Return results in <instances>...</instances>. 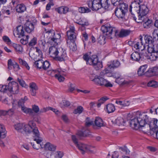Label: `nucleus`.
Wrapping results in <instances>:
<instances>
[{
  "label": "nucleus",
  "mask_w": 158,
  "mask_h": 158,
  "mask_svg": "<svg viewBox=\"0 0 158 158\" xmlns=\"http://www.w3.org/2000/svg\"><path fill=\"white\" fill-rule=\"evenodd\" d=\"M145 41V44H153L154 42V39L152 36L146 35H145L144 38Z\"/></svg>",
  "instance_id": "5701e85b"
},
{
  "label": "nucleus",
  "mask_w": 158,
  "mask_h": 158,
  "mask_svg": "<svg viewBox=\"0 0 158 158\" xmlns=\"http://www.w3.org/2000/svg\"><path fill=\"white\" fill-rule=\"evenodd\" d=\"M63 156V153L60 152H53V156H54L55 158H61Z\"/></svg>",
  "instance_id": "de8ad7c7"
},
{
  "label": "nucleus",
  "mask_w": 158,
  "mask_h": 158,
  "mask_svg": "<svg viewBox=\"0 0 158 158\" xmlns=\"http://www.w3.org/2000/svg\"><path fill=\"white\" fill-rule=\"evenodd\" d=\"M146 47H147L148 52L149 54L153 53L156 52V53H158V52H156L157 50H155L154 49V46L153 44H146Z\"/></svg>",
  "instance_id": "4be33fe9"
},
{
  "label": "nucleus",
  "mask_w": 158,
  "mask_h": 158,
  "mask_svg": "<svg viewBox=\"0 0 158 158\" xmlns=\"http://www.w3.org/2000/svg\"><path fill=\"white\" fill-rule=\"evenodd\" d=\"M19 63L25 66L27 69H29L30 67L25 61L20 58L19 59Z\"/></svg>",
  "instance_id": "3c124183"
},
{
  "label": "nucleus",
  "mask_w": 158,
  "mask_h": 158,
  "mask_svg": "<svg viewBox=\"0 0 158 158\" xmlns=\"http://www.w3.org/2000/svg\"><path fill=\"white\" fill-rule=\"evenodd\" d=\"M43 60H39L35 62V64L38 69H40L43 68Z\"/></svg>",
  "instance_id": "ea45409f"
},
{
  "label": "nucleus",
  "mask_w": 158,
  "mask_h": 158,
  "mask_svg": "<svg viewBox=\"0 0 158 158\" xmlns=\"http://www.w3.org/2000/svg\"><path fill=\"white\" fill-rule=\"evenodd\" d=\"M100 0H93L89 2L88 5L89 7L92 10H98L102 8Z\"/></svg>",
  "instance_id": "1a4fd4ad"
},
{
  "label": "nucleus",
  "mask_w": 158,
  "mask_h": 158,
  "mask_svg": "<svg viewBox=\"0 0 158 158\" xmlns=\"http://www.w3.org/2000/svg\"><path fill=\"white\" fill-rule=\"evenodd\" d=\"M131 59L133 60L139 61L140 60V56L139 53L137 52H133L131 55Z\"/></svg>",
  "instance_id": "412c9836"
},
{
  "label": "nucleus",
  "mask_w": 158,
  "mask_h": 158,
  "mask_svg": "<svg viewBox=\"0 0 158 158\" xmlns=\"http://www.w3.org/2000/svg\"><path fill=\"white\" fill-rule=\"evenodd\" d=\"M76 147L81 151L83 154L85 152L91 154L94 153L95 152L94 147L84 144L80 143Z\"/></svg>",
  "instance_id": "0eeeda50"
},
{
  "label": "nucleus",
  "mask_w": 158,
  "mask_h": 158,
  "mask_svg": "<svg viewBox=\"0 0 158 158\" xmlns=\"http://www.w3.org/2000/svg\"><path fill=\"white\" fill-rule=\"evenodd\" d=\"M7 89L8 90L13 94L17 93L18 92L19 86L17 83L13 81L9 83L8 85Z\"/></svg>",
  "instance_id": "9d476101"
},
{
  "label": "nucleus",
  "mask_w": 158,
  "mask_h": 158,
  "mask_svg": "<svg viewBox=\"0 0 158 158\" xmlns=\"http://www.w3.org/2000/svg\"><path fill=\"white\" fill-rule=\"evenodd\" d=\"M24 27L26 31L29 33L33 31L34 29L33 24L29 21H27L25 23Z\"/></svg>",
  "instance_id": "2eb2a0df"
},
{
  "label": "nucleus",
  "mask_w": 158,
  "mask_h": 158,
  "mask_svg": "<svg viewBox=\"0 0 158 158\" xmlns=\"http://www.w3.org/2000/svg\"><path fill=\"white\" fill-rule=\"evenodd\" d=\"M110 64L114 69L118 68L120 65V63L117 60H114L111 61Z\"/></svg>",
  "instance_id": "58836bf2"
},
{
  "label": "nucleus",
  "mask_w": 158,
  "mask_h": 158,
  "mask_svg": "<svg viewBox=\"0 0 158 158\" xmlns=\"http://www.w3.org/2000/svg\"><path fill=\"white\" fill-rule=\"evenodd\" d=\"M108 98L106 97H103L101 98L98 101V102L97 104V106L98 107H99L101 104L104 103L106 100H108Z\"/></svg>",
  "instance_id": "a19ab883"
},
{
  "label": "nucleus",
  "mask_w": 158,
  "mask_h": 158,
  "mask_svg": "<svg viewBox=\"0 0 158 158\" xmlns=\"http://www.w3.org/2000/svg\"><path fill=\"white\" fill-rule=\"evenodd\" d=\"M24 124V123H19L15 124L14 125L15 128L19 132L22 133L24 131L23 128Z\"/></svg>",
  "instance_id": "2f4dec72"
},
{
  "label": "nucleus",
  "mask_w": 158,
  "mask_h": 158,
  "mask_svg": "<svg viewBox=\"0 0 158 158\" xmlns=\"http://www.w3.org/2000/svg\"><path fill=\"white\" fill-rule=\"evenodd\" d=\"M77 23L81 25L82 26H87L88 25V22L85 21L84 20H81Z\"/></svg>",
  "instance_id": "338daca9"
},
{
  "label": "nucleus",
  "mask_w": 158,
  "mask_h": 158,
  "mask_svg": "<svg viewBox=\"0 0 158 158\" xmlns=\"http://www.w3.org/2000/svg\"><path fill=\"white\" fill-rule=\"evenodd\" d=\"M79 11L81 13H88L90 11V10L88 8L85 9L84 7H81L79 9Z\"/></svg>",
  "instance_id": "bf43d9fd"
},
{
  "label": "nucleus",
  "mask_w": 158,
  "mask_h": 158,
  "mask_svg": "<svg viewBox=\"0 0 158 158\" xmlns=\"http://www.w3.org/2000/svg\"><path fill=\"white\" fill-rule=\"evenodd\" d=\"M39 138H34V140L36 141L37 144H34L33 143H31V145L34 149H38L39 148L40 146L39 144L42 141V140L40 139H39Z\"/></svg>",
  "instance_id": "c756f323"
},
{
  "label": "nucleus",
  "mask_w": 158,
  "mask_h": 158,
  "mask_svg": "<svg viewBox=\"0 0 158 158\" xmlns=\"http://www.w3.org/2000/svg\"><path fill=\"white\" fill-rule=\"evenodd\" d=\"M56 73H57L56 74L60 75H65V72L64 70H62L61 69H58L57 71H56Z\"/></svg>",
  "instance_id": "052dcab7"
},
{
  "label": "nucleus",
  "mask_w": 158,
  "mask_h": 158,
  "mask_svg": "<svg viewBox=\"0 0 158 158\" xmlns=\"http://www.w3.org/2000/svg\"><path fill=\"white\" fill-rule=\"evenodd\" d=\"M111 2L113 5L114 6H119L122 3L121 0H111Z\"/></svg>",
  "instance_id": "4d7b16f0"
},
{
  "label": "nucleus",
  "mask_w": 158,
  "mask_h": 158,
  "mask_svg": "<svg viewBox=\"0 0 158 158\" xmlns=\"http://www.w3.org/2000/svg\"><path fill=\"white\" fill-rule=\"evenodd\" d=\"M114 69L111 65L109 63L107 64V67L106 68L105 70L106 72L107 73L109 74L108 75H110V73H111L112 72Z\"/></svg>",
  "instance_id": "37998d69"
},
{
  "label": "nucleus",
  "mask_w": 158,
  "mask_h": 158,
  "mask_svg": "<svg viewBox=\"0 0 158 158\" xmlns=\"http://www.w3.org/2000/svg\"><path fill=\"white\" fill-rule=\"evenodd\" d=\"M83 58L86 61L87 64L92 65L96 70L102 67V63L98 61V58L96 55L89 56L87 54H85L83 56Z\"/></svg>",
  "instance_id": "20e7f679"
},
{
  "label": "nucleus",
  "mask_w": 158,
  "mask_h": 158,
  "mask_svg": "<svg viewBox=\"0 0 158 158\" xmlns=\"http://www.w3.org/2000/svg\"><path fill=\"white\" fill-rule=\"evenodd\" d=\"M152 34L153 39L155 40L158 41V29L155 30Z\"/></svg>",
  "instance_id": "5fc2aeb1"
},
{
  "label": "nucleus",
  "mask_w": 158,
  "mask_h": 158,
  "mask_svg": "<svg viewBox=\"0 0 158 158\" xmlns=\"http://www.w3.org/2000/svg\"><path fill=\"white\" fill-rule=\"evenodd\" d=\"M72 140L75 145L77 146L80 143L78 142V139L77 138L75 135H72Z\"/></svg>",
  "instance_id": "e2e57ef3"
},
{
  "label": "nucleus",
  "mask_w": 158,
  "mask_h": 158,
  "mask_svg": "<svg viewBox=\"0 0 158 158\" xmlns=\"http://www.w3.org/2000/svg\"><path fill=\"white\" fill-rule=\"evenodd\" d=\"M103 33L104 34V35H100L98 39V42L101 45H104L105 43V40L106 37H105V35L108 38V39H109L107 37V36L105 35V33H104L103 32Z\"/></svg>",
  "instance_id": "f704fd0d"
},
{
  "label": "nucleus",
  "mask_w": 158,
  "mask_h": 158,
  "mask_svg": "<svg viewBox=\"0 0 158 158\" xmlns=\"http://www.w3.org/2000/svg\"><path fill=\"white\" fill-rule=\"evenodd\" d=\"M92 81L96 84H99L101 86L104 85L105 86L109 87H112L113 86L109 81L100 76L96 77Z\"/></svg>",
  "instance_id": "6e6552de"
},
{
  "label": "nucleus",
  "mask_w": 158,
  "mask_h": 158,
  "mask_svg": "<svg viewBox=\"0 0 158 158\" xmlns=\"http://www.w3.org/2000/svg\"><path fill=\"white\" fill-rule=\"evenodd\" d=\"M31 128H32L29 125L24 124L23 128L24 131L22 132V133L23 134H28L31 132H32V130Z\"/></svg>",
  "instance_id": "7c9ffc66"
},
{
  "label": "nucleus",
  "mask_w": 158,
  "mask_h": 158,
  "mask_svg": "<svg viewBox=\"0 0 158 158\" xmlns=\"http://www.w3.org/2000/svg\"><path fill=\"white\" fill-rule=\"evenodd\" d=\"M114 123L118 126L124 125L125 123L123 118L121 117H119L116 119L114 121H112Z\"/></svg>",
  "instance_id": "a878e982"
},
{
  "label": "nucleus",
  "mask_w": 158,
  "mask_h": 158,
  "mask_svg": "<svg viewBox=\"0 0 158 158\" xmlns=\"http://www.w3.org/2000/svg\"><path fill=\"white\" fill-rule=\"evenodd\" d=\"M147 67V66L146 65H144L140 67L138 71V74L139 76L145 75V73L146 71Z\"/></svg>",
  "instance_id": "aec40b11"
},
{
  "label": "nucleus",
  "mask_w": 158,
  "mask_h": 158,
  "mask_svg": "<svg viewBox=\"0 0 158 158\" xmlns=\"http://www.w3.org/2000/svg\"><path fill=\"white\" fill-rule=\"evenodd\" d=\"M140 8L139 11L137 12L139 15L137 21L136 17L133 16L134 19L138 23H140L143 21V16L146 15L148 12V9L145 5H142Z\"/></svg>",
  "instance_id": "423d86ee"
},
{
  "label": "nucleus",
  "mask_w": 158,
  "mask_h": 158,
  "mask_svg": "<svg viewBox=\"0 0 158 158\" xmlns=\"http://www.w3.org/2000/svg\"><path fill=\"white\" fill-rule=\"evenodd\" d=\"M140 2L139 0H134V1L131 3V5L130 6V11L131 12L132 15H134V14L133 13L132 11V10H135V8L136 7L141 6L140 5Z\"/></svg>",
  "instance_id": "a211bd4d"
},
{
  "label": "nucleus",
  "mask_w": 158,
  "mask_h": 158,
  "mask_svg": "<svg viewBox=\"0 0 158 158\" xmlns=\"http://www.w3.org/2000/svg\"><path fill=\"white\" fill-rule=\"evenodd\" d=\"M144 19L143 21L140 23H143V25L144 28H148L150 27L151 26V23L152 21L149 19H148L145 22H144Z\"/></svg>",
  "instance_id": "e433bc0d"
},
{
  "label": "nucleus",
  "mask_w": 158,
  "mask_h": 158,
  "mask_svg": "<svg viewBox=\"0 0 158 158\" xmlns=\"http://www.w3.org/2000/svg\"><path fill=\"white\" fill-rule=\"evenodd\" d=\"M145 76L148 77L154 76L152 68H150L145 73Z\"/></svg>",
  "instance_id": "79ce46f5"
},
{
  "label": "nucleus",
  "mask_w": 158,
  "mask_h": 158,
  "mask_svg": "<svg viewBox=\"0 0 158 158\" xmlns=\"http://www.w3.org/2000/svg\"><path fill=\"white\" fill-rule=\"evenodd\" d=\"M148 85L149 87L156 88L158 86L157 82L154 81H150L148 84Z\"/></svg>",
  "instance_id": "49530a36"
},
{
  "label": "nucleus",
  "mask_w": 158,
  "mask_h": 158,
  "mask_svg": "<svg viewBox=\"0 0 158 158\" xmlns=\"http://www.w3.org/2000/svg\"><path fill=\"white\" fill-rule=\"evenodd\" d=\"M70 105L69 102L66 100H63L60 103V106L61 107H68Z\"/></svg>",
  "instance_id": "a18cd8bd"
},
{
  "label": "nucleus",
  "mask_w": 158,
  "mask_h": 158,
  "mask_svg": "<svg viewBox=\"0 0 158 158\" xmlns=\"http://www.w3.org/2000/svg\"><path fill=\"white\" fill-rule=\"evenodd\" d=\"M101 30L102 32L105 33V35L109 39H112L117 35H119L120 37L126 36L129 35L130 32L129 30L122 29L118 34V31L116 28L111 26L109 24H106L102 26Z\"/></svg>",
  "instance_id": "f03ea898"
},
{
  "label": "nucleus",
  "mask_w": 158,
  "mask_h": 158,
  "mask_svg": "<svg viewBox=\"0 0 158 158\" xmlns=\"http://www.w3.org/2000/svg\"><path fill=\"white\" fill-rule=\"evenodd\" d=\"M52 36H53L52 35ZM60 35L59 34H57L56 35L55 34L54 36V35H53V37L51 38V40L54 42L55 43H56L57 40L60 39Z\"/></svg>",
  "instance_id": "c03bdc74"
},
{
  "label": "nucleus",
  "mask_w": 158,
  "mask_h": 158,
  "mask_svg": "<svg viewBox=\"0 0 158 158\" xmlns=\"http://www.w3.org/2000/svg\"><path fill=\"white\" fill-rule=\"evenodd\" d=\"M154 54L155 53H150V54H148V59H150L152 61L156 60L157 58V55H155Z\"/></svg>",
  "instance_id": "8fccbe9b"
},
{
  "label": "nucleus",
  "mask_w": 158,
  "mask_h": 158,
  "mask_svg": "<svg viewBox=\"0 0 158 158\" xmlns=\"http://www.w3.org/2000/svg\"><path fill=\"white\" fill-rule=\"evenodd\" d=\"M8 85H0V91L4 92L7 90Z\"/></svg>",
  "instance_id": "69168bd1"
},
{
  "label": "nucleus",
  "mask_w": 158,
  "mask_h": 158,
  "mask_svg": "<svg viewBox=\"0 0 158 158\" xmlns=\"http://www.w3.org/2000/svg\"><path fill=\"white\" fill-rule=\"evenodd\" d=\"M100 1L102 7L104 8L105 9H108L110 5L108 0H100Z\"/></svg>",
  "instance_id": "bb28decb"
},
{
  "label": "nucleus",
  "mask_w": 158,
  "mask_h": 158,
  "mask_svg": "<svg viewBox=\"0 0 158 158\" xmlns=\"http://www.w3.org/2000/svg\"><path fill=\"white\" fill-rule=\"evenodd\" d=\"M44 147L47 150L54 151L55 150L56 147L54 145L48 142L45 144Z\"/></svg>",
  "instance_id": "b1692460"
},
{
  "label": "nucleus",
  "mask_w": 158,
  "mask_h": 158,
  "mask_svg": "<svg viewBox=\"0 0 158 158\" xmlns=\"http://www.w3.org/2000/svg\"><path fill=\"white\" fill-rule=\"evenodd\" d=\"M37 43V39L35 37L33 38L29 42L28 45L29 46H31L35 45Z\"/></svg>",
  "instance_id": "13d9d810"
},
{
  "label": "nucleus",
  "mask_w": 158,
  "mask_h": 158,
  "mask_svg": "<svg viewBox=\"0 0 158 158\" xmlns=\"http://www.w3.org/2000/svg\"><path fill=\"white\" fill-rule=\"evenodd\" d=\"M28 39L29 36L27 35L25 39H22L20 40V42L23 44L25 45L28 43Z\"/></svg>",
  "instance_id": "0e129e2a"
},
{
  "label": "nucleus",
  "mask_w": 158,
  "mask_h": 158,
  "mask_svg": "<svg viewBox=\"0 0 158 158\" xmlns=\"http://www.w3.org/2000/svg\"><path fill=\"white\" fill-rule=\"evenodd\" d=\"M106 110L108 113H112L115 110L114 105L112 104H109L106 106Z\"/></svg>",
  "instance_id": "72a5a7b5"
},
{
  "label": "nucleus",
  "mask_w": 158,
  "mask_h": 158,
  "mask_svg": "<svg viewBox=\"0 0 158 158\" xmlns=\"http://www.w3.org/2000/svg\"><path fill=\"white\" fill-rule=\"evenodd\" d=\"M157 120V119H154L153 121L152 126L148 133V135L152 136L154 138L155 135H156V133L158 131V127L156 125Z\"/></svg>",
  "instance_id": "9b49d317"
},
{
  "label": "nucleus",
  "mask_w": 158,
  "mask_h": 158,
  "mask_svg": "<svg viewBox=\"0 0 158 158\" xmlns=\"http://www.w3.org/2000/svg\"><path fill=\"white\" fill-rule=\"evenodd\" d=\"M152 122L147 123L143 125V126H140L139 128H141L142 131L144 133L148 134V133L150 130L151 126L152 125Z\"/></svg>",
  "instance_id": "f3484780"
},
{
  "label": "nucleus",
  "mask_w": 158,
  "mask_h": 158,
  "mask_svg": "<svg viewBox=\"0 0 158 158\" xmlns=\"http://www.w3.org/2000/svg\"><path fill=\"white\" fill-rule=\"evenodd\" d=\"M31 127L32 133L34 136L36 138H39L40 136L39 132L38 131V128L36 127L35 124L32 121H30L29 122V125Z\"/></svg>",
  "instance_id": "4468645a"
},
{
  "label": "nucleus",
  "mask_w": 158,
  "mask_h": 158,
  "mask_svg": "<svg viewBox=\"0 0 158 158\" xmlns=\"http://www.w3.org/2000/svg\"><path fill=\"white\" fill-rule=\"evenodd\" d=\"M85 122V125L87 127H89L94 124L93 121H90L89 118L87 117L86 118Z\"/></svg>",
  "instance_id": "6e6d98bb"
},
{
  "label": "nucleus",
  "mask_w": 158,
  "mask_h": 158,
  "mask_svg": "<svg viewBox=\"0 0 158 158\" xmlns=\"http://www.w3.org/2000/svg\"><path fill=\"white\" fill-rule=\"evenodd\" d=\"M55 77L60 82L63 81L64 79V77L60 75L55 74Z\"/></svg>",
  "instance_id": "680f3d73"
},
{
  "label": "nucleus",
  "mask_w": 158,
  "mask_h": 158,
  "mask_svg": "<svg viewBox=\"0 0 158 158\" xmlns=\"http://www.w3.org/2000/svg\"><path fill=\"white\" fill-rule=\"evenodd\" d=\"M6 131L5 127L2 125L0 124V139H3L6 136Z\"/></svg>",
  "instance_id": "cd10ccee"
},
{
  "label": "nucleus",
  "mask_w": 158,
  "mask_h": 158,
  "mask_svg": "<svg viewBox=\"0 0 158 158\" xmlns=\"http://www.w3.org/2000/svg\"><path fill=\"white\" fill-rule=\"evenodd\" d=\"M28 99L27 96H25L23 98H22L20 99L18 102V105L19 106L21 107L22 106H24V104L26 101Z\"/></svg>",
  "instance_id": "4c0bfd02"
},
{
  "label": "nucleus",
  "mask_w": 158,
  "mask_h": 158,
  "mask_svg": "<svg viewBox=\"0 0 158 158\" xmlns=\"http://www.w3.org/2000/svg\"><path fill=\"white\" fill-rule=\"evenodd\" d=\"M49 54L57 60L64 61L67 58L66 51L62 48H57L55 46H52L49 48Z\"/></svg>",
  "instance_id": "7ed1b4c3"
},
{
  "label": "nucleus",
  "mask_w": 158,
  "mask_h": 158,
  "mask_svg": "<svg viewBox=\"0 0 158 158\" xmlns=\"http://www.w3.org/2000/svg\"><path fill=\"white\" fill-rule=\"evenodd\" d=\"M43 65L42 69L44 70H46L49 68L50 64L49 62L47 60L45 61H43Z\"/></svg>",
  "instance_id": "603ef678"
},
{
  "label": "nucleus",
  "mask_w": 158,
  "mask_h": 158,
  "mask_svg": "<svg viewBox=\"0 0 158 158\" xmlns=\"http://www.w3.org/2000/svg\"><path fill=\"white\" fill-rule=\"evenodd\" d=\"M22 110L24 113L26 114L29 113V114L31 116H34L35 114L31 109L28 108L25 106H23L21 107Z\"/></svg>",
  "instance_id": "393cba45"
},
{
  "label": "nucleus",
  "mask_w": 158,
  "mask_h": 158,
  "mask_svg": "<svg viewBox=\"0 0 158 158\" xmlns=\"http://www.w3.org/2000/svg\"><path fill=\"white\" fill-rule=\"evenodd\" d=\"M127 5L122 3L116 8L115 11L116 15L119 18H123L126 12L127 11Z\"/></svg>",
  "instance_id": "39448f33"
},
{
  "label": "nucleus",
  "mask_w": 158,
  "mask_h": 158,
  "mask_svg": "<svg viewBox=\"0 0 158 158\" xmlns=\"http://www.w3.org/2000/svg\"><path fill=\"white\" fill-rule=\"evenodd\" d=\"M94 124L98 128H100L103 126V122L101 118L99 117H96L94 121Z\"/></svg>",
  "instance_id": "6ab92c4d"
},
{
  "label": "nucleus",
  "mask_w": 158,
  "mask_h": 158,
  "mask_svg": "<svg viewBox=\"0 0 158 158\" xmlns=\"http://www.w3.org/2000/svg\"><path fill=\"white\" fill-rule=\"evenodd\" d=\"M13 46L17 51L21 52L22 51V47L20 45L14 44Z\"/></svg>",
  "instance_id": "864d4df0"
},
{
  "label": "nucleus",
  "mask_w": 158,
  "mask_h": 158,
  "mask_svg": "<svg viewBox=\"0 0 158 158\" xmlns=\"http://www.w3.org/2000/svg\"><path fill=\"white\" fill-rule=\"evenodd\" d=\"M76 34L75 32V28L73 26H71L70 29L67 32V35L69 41H75L76 38Z\"/></svg>",
  "instance_id": "f8f14e48"
},
{
  "label": "nucleus",
  "mask_w": 158,
  "mask_h": 158,
  "mask_svg": "<svg viewBox=\"0 0 158 158\" xmlns=\"http://www.w3.org/2000/svg\"><path fill=\"white\" fill-rule=\"evenodd\" d=\"M139 53L140 56V60L148 59V53L145 50L141 51Z\"/></svg>",
  "instance_id": "c85d7f7f"
},
{
  "label": "nucleus",
  "mask_w": 158,
  "mask_h": 158,
  "mask_svg": "<svg viewBox=\"0 0 158 158\" xmlns=\"http://www.w3.org/2000/svg\"><path fill=\"white\" fill-rule=\"evenodd\" d=\"M26 9L25 6L23 4H19L16 7V10L19 13L23 12Z\"/></svg>",
  "instance_id": "473e14b6"
},
{
  "label": "nucleus",
  "mask_w": 158,
  "mask_h": 158,
  "mask_svg": "<svg viewBox=\"0 0 158 158\" xmlns=\"http://www.w3.org/2000/svg\"><path fill=\"white\" fill-rule=\"evenodd\" d=\"M152 68V69L154 75H158V67H155Z\"/></svg>",
  "instance_id": "774afa93"
},
{
  "label": "nucleus",
  "mask_w": 158,
  "mask_h": 158,
  "mask_svg": "<svg viewBox=\"0 0 158 158\" xmlns=\"http://www.w3.org/2000/svg\"><path fill=\"white\" fill-rule=\"evenodd\" d=\"M75 41H69V47L70 49L73 51H76L77 50V46L75 43Z\"/></svg>",
  "instance_id": "c9c22d12"
},
{
  "label": "nucleus",
  "mask_w": 158,
  "mask_h": 158,
  "mask_svg": "<svg viewBox=\"0 0 158 158\" xmlns=\"http://www.w3.org/2000/svg\"><path fill=\"white\" fill-rule=\"evenodd\" d=\"M83 110V108L81 106H79L77 107V109L74 110L73 112L74 114H81Z\"/></svg>",
  "instance_id": "09e8293b"
},
{
  "label": "nucleus",
  "mask_w": 158,
  "mask_h": 158,
  "mask_svg": "<svg viewBox=\"0 0 158 158\" xmlns=\"http://www.w3.org/2000/svg\"><path fill=\"white\" fill-rule=\"evenodd\" d=\"M140 42H138L134 45V47L136 49H139L143 51L145 49L146 45L143 43L142 38H140Z\"/></svg>",
  "instance_id": "dca6fc26"
},
{
  "label": "nucleus",
  "mask_w": 158,
  "mask_h": 158,
  "mask_svg": "<svg viewBox=\"0 0 158 158\" xmlns=\"http://www.w3.org/2000/svg\"><path fill=\"white\" fill-rule=\"evenodd\" d=\"M154 119L146 114L145 113H138L136 114V117L132 119L130 122L131 127L135 130L139 129L140 126H143L145 123L152 122Z\"/></svg>",
  "instance_id": "f257e3e1"
},
{
  "label": "nucleus",
  "mask_w": 158,
  "mask_h": 158,
  "mask_svg": "<svg viewBox=\"0 0 158 158\" xmlns=\"http://www.w3.org/2000/svg\"><path fill=\"white\" fill-rule=\"evenodd\" d=\"M23 27L22 25L18 26L16 30L14 31V35L16 37H21L24 35Z\"/></svg>",
  "instance_id": "ddd939ff"
}]
</instances>
